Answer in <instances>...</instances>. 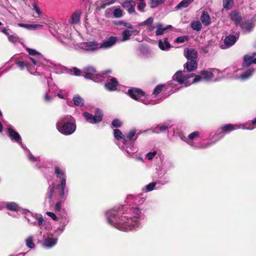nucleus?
Here are the masks:
<instances>
[{"label": "nucleus", "instance_id": "26", "mask_svg": "<svg viewBox=\"0 0 256 256\" xmlns=\"http://www.w3.org/2000/svg\"><path fill=\"white\" fill-rule=\"evenodd\" d=\"M5 208L10 211L18 212H20L22 213V208L18 204L14 202H5Z\"/></svg>", "mask_w": 256, "mask_h": 256}, {"label": "nucleus", "instance_id": "48", "mask_svg": "<svg viewBox=\"0 0 256 256\" xmlns=\"http://www.w3.org/2000/svg\"><path fill=\"white\" fill-rule=\"evenodd\" d=\"M157 183L156 182H152L145 186L144 190L146 192H150L154 190Z\"/></svg>", "mask_w": 256, "mask_h": 256}, {"label": "nucleus", "instance_id": "13", "mask_svg": "<svg viewBox=\"0 0 256 256\" xmlns=\"http://www.w3.org/2000/svg\"><path fill=\"white\" fill-rule=\"evenodd\" d=\"M136 134V130L134 129L130 130L124 134V139L126 140L124 145L126 148H129L132 146L133 148H137L134 146V142L137 138V136L134 138Z\"/></svg>", "mask_w": 256, "mask_h": 256}, {"label": "nucleus", "instance_id": "35", "mask_svg": "<svg viewBox=\"0 0 256 256\" xmlns=\"http://www.w3.org/2000/svg\"><path fill=\"white\" fill-rule=\"evenodd\" d=\"M158 46L160 50H166L170 48V44L168 42V38H165L164 40H158Z\"/></svg>", "mask_w": 256, "mask_h": 256}, {"label": "nucleus", "instance_id": "58", "mask_svg": "<svg viewBox=\"0 0 256 256\" xmlns=\"http://www.w3.org/2000/svg\"><path fill=\"white\" fill-rule=\"evenodd\" d=\"M235 130L236 129H243V130H251L252 128L248 127L247 128V126H246L245 123L239 124H234Z\"/></svg>", "mask_w": 256, "mask_h": 256}, {"label": "nucleus", "instance_id": "40", "mask_svg": "<svg viewBox=\"0 0 256 256\" xmlns=\"http://www.w3.org/2000/svg\"><path fill=\"white\" fill-rule=\"evenodd\" d=\"M115 0H102L98 3V6L100 8H104L106 6L113 4Z\"/></svg>", "mask_w": 256, "mask_h": 256}, {"label": "nucleus", "instance_id": "6", "mask_svg": "<svg viewBox=\"0 0 256 256\" xmlns=\"http://www.w3.org/2000/svg\"><path fill=\"white\" fill-rule=\"evenodd\" d=\"M128 94L132 99L140 102L146 105H154L158 104V100L150 98L140 89L132 88L128 90Z\"/></svg>", "mask_w": 256, "mask_h": 256}, {"label": "nucleus", "instance_id": "57", "mask_svg": "<svg viewBox=\"0 0 256 256\" xmlns=\"http://www.w3.org/2000/svg\"><path fill=\"white\" fill-rule=\"evenodd\" d=\"M238 70L234 68H228L224 70V72L227 74L230 73L233 74L235 72H236Z\"/></svg>", "mask_w": 256, "mask_h": 256}, {"label": "nucleus", "instance_id": "9", "mask_svg": "<svg viewBox=\"0 0 256 256\" xmlns=\"http://www.w3.org/2000/svg\"><path fill=\"white\" fill-rule=\"evenodd\" d=\"M76 49L88 53H95L100 50V43L96 40L82 42L76 46Z\"/></svg>", "mask_w": 256, "mask_h": 256}, {"label": "nucleus", "instance_id": "18", "mask_svg": "<svg viewBox=\"0 0 256 256\" xmlns=\"http://www.w3.org/2000/svg\"><path fill=\"white\" fill-rule=\"evenodd\" d=\"M255 69L250 67L246 70L239 76H236L234 77L236 80H240L242 81H245L250 78L254 74Z\"/></svg>", "mask_w": 256, "mask_h": 256}, {"label": "nucleus", "instance_id": "64", "mask_svg": "<svg viewBox=\"0 0 256 256\" xmlns=\"http://www.w3.org/2000/svg\"><path fill=\"white\" fill-rule=\"evenodd\" d=\"M134 2L133 1H132L130 6L128 8V11L130 14H132L135 12L134 10Z\"/></svg>", "mask_w": 256, "mask_h": 256}, {"label": "nucleus", "instance_id": "42", "mask_svg": "<svg viewBox=\"0 0 256 256\" xmlns=\"http://www.w3.org/2000/svg\"><path fill=\"white\" fill-rule=\"evenodd\" d=\"M26 244L27 247L30 248H34L35 247V244L34 242L33 236H30L25 240Z\"/></svg>", "mask_w": 256, "mask_h": 256}, {"label": "nucleus", "instance_id": "32", "mask_svg": "<svg viewBox=\"0 0 256 256\" xmlns=\"http://www.w3.org/2000/svg\"><path fill=\"white\" fill-rule=\"evenodd\" d=\"M156 28L157 30L156 31V36H160L163 34L167 30L171 28L172 26L168 25L164 27L162 24L158 23L156 25Z\"/></svg>", "mask_w": 256, "mask_h": 256}, {"label": "nucleus", "instance_id": "50", "mask_svg": "<svg viewBox=\"0 0 256 256\" xmlns=\"http://www.w3.org/2000/svg\"><path fill=\"white\" fill-rule=\"evenodd\" d=\"M56 96L48 90L44 96V100L46 102H51Z\"/></svg>", "mask_w": 256, "mask_h": 256}, {"label": "nucleus", "instance_id": "53", "mask_svg": "<svg viewBox=\"0 0 256 256\" xmlns=\"http://www.w3.org/2000/svg\"><path fill=\"white\" fill-rule=\"evenodd\" d=\"M35 219L38 220V222H36V224L40 226H44L45 224V220L42 218V216H38V214H35Z\"/></svg>", "mask_w": 256, "mask_h": 256}, {"label": "nucleus", "instance_id": "19", "mask_svg": "<svg viewBox=\"0 0 256 256\" xmlns=\"http://www.w3.org/2000/svg\"><path fill=\"white\" fill-rule=\"evenodd\" d=\"M58 194L56 196V198H60L62 201H64L66 198V182H60L57 185Z\"/></svg>", "mask_w": 256, "mask_h": 256}, {"label": "nucleus", "instance_id": "31", "mask_svg": "<svg viewBox=\"0 0 256 256\" xmlns=\"http://www.w3.org/2000/svg\"><path fill=\"white\" fill-rule=\"evenodd\" d=\"M198 64L196 60H188L186 64H184V68L188 72L193 71L196 69Z\"/></svg>", "mask_w": 256, "mask_h": 256}, {"label": "nucleus", "instance_id": "46", "mask_svg": "<svg viewBox=\"0 0 256 256\" xmlns=\"http://www.w3.org/2000/svg\"><path fill=\"white\" fill-rule=\"evenodd\" d=\"M193 0H184L177 5L176 8L178 10L181 8H186Z\"/></svg>", "mask_w": 256, "mask_h": 256}, {"label": "nucleus", "instance_id": "34", "mask_svg": "<svg viewBox=\"0 0 256 256\" xmlns=\"http://www.w3.org/2000/svg\"><path fill=\"white\" fill-rule=\"evenodd\" d=\"M58 221L60 222V227L58 228V229L56 230L55 231L54 233L60 230V234L64 231L65 226L68 224V222H69V218H68V217L63 218H62L58 219Z\"/></svg>", "mask_w": 256, "mask_h": 256}, {"label": "nucleus", "instance_id": "51", "mask_svg": "<svg viewBox=\"0 0 256 256\" xmlns=\"http://www.w3.org/2000/svg\"><path fill=\"white\" fill-rule=\"evenodd\" d=\"M188 38L189 37L187 36H178L176 39L175 42L177 44H182L186 42H188Z\"/></svg>", "mask_w": 256, "mask_h": 256}, {"label": "nucleus", "instance_id": "5", "mask_svg": "<svg viewBox=\"0 0 256 256\" xmlns=\"http://www.w3.org/2000/svg\"><path fill=\"white\" fill-rule=\"evenodd\" d=\"M8 135L10 138V140L12 141H14L20 144L22 148L25 150L26 151V154L29 160H30L32 162H36V166L38 168H40L42 164H41V161L40 160V158L38 157H35L30 152V151L28 150L26 148V146H24L22 142V138L18 132H17L16 131H15L13 128H8Z\"/></svg>", "mask_w": 256, "mask_h": 256}, {"label": "nucleus", "instance_id": "36", "mask_svg": "<svg viewBox=\"0 0 256 256\" xmlns=\"http://www.w3.org/2000/svg\"><path fill=\"white\" fill-rule=\"evenodd\" d=\"M254 57L250 56L249 54L244 55V62L242 64L243 67H247L254 64Z\"/></svg>", "mask_w": 256, "mask_h": 256}, {"label": "nucleus", "instance_id": "29", "mask_svg": "<svg viewBox=\"0 0 256 256\" xmlns=\"http://www.w3.org/2000/svg\"><path fill=\"white\" fill-rule=\"evenodd\" d=\"M230 18L236 26H239L242 21L240 14L236 10H233L230 14Z\"/></svg>", "mask_w": 256, "mask_h": 256}, {"label": "nucleus", "instance_id": "11", "mask_svg": "<svg viewBox=\"0 0 256 256\" xmlns=\"http://www.w3.org/2000/svg\"><path fill=\"white\" fill-rule=\"evenodd\" d=\"M58 242V238L54 234L50 233L46 236H44L42 246L46 248H51L55 246Z\"/></svg>", "mask_w": 256, "mask_h": 256}, {"label": "nucleus", "instance_id": "38", "mask_svg": "<svg viewBox=\"0 0 256 256\" xmlns=\"http://www.w3.org/2000/svg\"><path fill=\"white\" fill-rule=\"evenodd\" d=\"M164 85L162 84H160L157 86L154 89V90L152 94V95L150 96V98H152V100H158V102H159V100L158 98H154L157 96L162 92V88L164 87Z\"/></svg>", "mask_w": 256, "mask_h": 256}, {"label": "nucleus", "instance_id": "20", "mask_svg": "<svg viewBox=\"0 0 256 256\" xmlns=\"http://www.w3.org/2000/svg\"><path fill=\"white\" fill-rule=\"evenodd\" d=\"M172 124L170 122H166L164 124H160L154 127H152V130L153 132L159 134L160 132H163L171 128Z\"/></svg>", "mask_w": 256, "mask_h": 256}, {"label": "nucleus", "instance_id": "8", "mask_svg": "<svg viewBox=\"0 0 256 256\" xmlns=\"http://www.w3.org/2000/svg\"><path fill=\"white\" fill-rule=\"evenodd\" d=\"M110 71H105L101 74H97L96 68L91 66L84 68L82 72V76L86 78L90 79L95 82H100L102 80L104 76L109 73Z\"/></svg>", "mask_w": 256, "mask_h": 256}, {"label": "nucleus", "instance_id": "14", "mask_svg": "<svg viewBox=\"0 0 256 256\" xmlns=\"http://www.w3.org/2000/svg\"><path fill=\"white\" fill-rule=\"evenodd\" d=\"M200 132L195 131L190 134L187 138H181V139L194 148L197 144L195 141L200 137Z\"/></svg>", "mask_w": 256, "mask_h": 256}, {"label": "nucleus", "instance_id": "3", "mask_svg": "<svg viewBox=\"0 0 256 256\" xmlns=\"http://www.w3.org/2000/svg\"><path fill=\"white\" fill-rule=\"evenodd\" d=\"M26 50L30 56L28 59L24 61H18L16 62V64L22 70L26 68L31 74H40L42 73L41 67L48 64V61L36 50L28 48H26Z\"/></svg>", "mask_w": 256, "mask_h": 256}, {"label": "nucleus", "instance_id": "47", "mask_svg": "<svg viewBox=\"0 0 256 256\" xmlns=\"http://www.w3.org/2000/svg\"><path fill=\"white\" fill-rule=\"evenodd\" d=\"M56 96L60 98L66 99L68 96V92L65 90L59 89L56 94Z\"/></svg>", "mask_w": 256, "mask_h": 256}, {"label": "nucleus", "instance_id": "17", "mask_svg": "<svg viewBox=\"0 0 256 256\" xmlns=\"http://www.w3.org/2000/svg\"><path fill=\"white\" fill-rule=\"evenodd\" d=\"M54 174L59 180L60 182H66V172L62 166H55L54 168Z\"/></svg>", "mask_w": 256, "mask_h": 256}, {"label": "nucleus", "instance_id": "12", "mask_svg": "<svg viewBox=\"0 0 256 256\" xmlns=\"http://www.w3.org/2000/svg\"><path fill=\"white\" fill-rule=\"evenodd\" d=\"M83 116L87 122L93 124L100 122L102 118V112L100 110H96L94 115H92L88 112H84L83 114Z\"/></svg>", "mask_w": 256, "mask_h": 256}, {"label": "nucleus", "instance_id": "16", "mask_svg": "<svg viewBox=\"0 0 256 256\" xmlns=\"http://www.w3.org/2000/svg\"><path fill=\"white\" fill-rule=\"evenodd\" d=\"M118 40L117 36H111L102 43H100V50H107L114 46Z\"/></svg>", "mask_w": 256, "mask_h": 256}, {"label": "nucleus", "instance_id": "21", "mask_svg": "<svg viewBox=\"0 0 256 256\" xmlns=\"http://www.w3.org/2000/svg\"><path fill=\"white\" fill-rule=\"evenodd\" d=\"M118 86V82L112 76H108L107 82L105 84V88L108 91H114L116 90Z\"/></svg>", "mask_w": 256, "mask_h": 256}, {"label": "nucleus", "instance_id": "59", "mask_svg": "<svg viewBox=\"0 0 256 256\" xmlns=\"http://www.w3.org/2000/svg\"><path fill=\"white\" fill-rule=\"evenodd\" d=\"M58 212V220L62 218H68V214L66 212V210L65 209H63L61 212Z\"/></svg>", "mask_w": 256, "mask_h": 256}, {"label": "nucleus", "instance_id": "10", "mask_svg": "<svg viewBox=\"0 0 256 256\" xmlns=\"http://www.w3.org/2000/svg\"><path fill=\"white\" fill-rule=\"evenodd\" d=\"M234 130H235L234 124H225L218 130L217 132L214 136V138H216V141H218L224 137V134H228Z\"/></svg>", "mask_w": 256, "mask_h": 256}, {"label": "nucleus", "instance_id": "37", "mask_svg": "<svg viewBox=\"0 0 256 256\" xmlns=\"http://www.w3.org/2000/svg\"><path fill=\"white\" fill-rule=\"evenodd\" d=\"M200 20L204 25L208 26L211 23L210 18L206 12H204L200 16Z\"/></svg>", "mask_w": 256, "mask_h": 256}, {"label": "nucleus", "instance_id": "24", "mask_svg": "<svg viewBox=\"0 0 256 256\" xmlns=\"http://www.w3.org/2000/svg\"><path fill=\"white\" fill-rule=\"evenodd\" d=\"M81 14L82 11L80 10H78L74 12L70 18L68 20V23L72 24H78L80 22Z\"/></svg>", "mask_w": 256, "mask_h": 256}, {"label": "nucleus", "instance_id": "25", "mask_svg": "<svg viewBox=\"0 0 256 256\" xmlns=\"http://www.w3.org/2000/svg\"><path fill=\"white\" fill-rule=\"evenodd\" d=\"M218 141H216V138L214 137L210 139V141L208 142H197L196 146H194V149H204L210 148Z\"/></svg>", "mask_w": 256, "mask_h": 256}, {"label": "nucleus", "instance_id": "45", "mask_svg": "<svg viewBox=\"0 0 256 256\" xmlns=\"http://www.w3.org/2000/svg\"><path fill=\"white\" fill-rule=\"evenodd\" d=\"M191 27L194 30L200 31L202 29V24L198 20H195L191 23Z\"/></svg>", "mask_w": 256, "mask_h": 256}, {"label": "nucleus", "instance_id": "2", "mask_svg": "<svg viewBox=\"0 0 256 256\" xmlns=\"http://www.w3.org/2000/svg\"><path fill=\"white\" fill-rule=\"evenodd\" d=\"M214 77V74L210 71L203 70L200 72V75H196L193 73L186 74L185 72L179 70L172 76V80L169 84L172 91L175 92L181 87H186L193 83L198 82L202 80L210 81Z\"/></svg>", "mask_w": 256, "mask_h": 256}, {"label": "nucleus", "instance_id": "41", "mask_svg": "<svg viewBox=\"0 0 256 256\" xmlns=\"http://www.w3.org/2000/svg\"><path fill=\"white\" fill-rule=\"evenodd\" d=\"M54 189H55V184L54 183H52V184L50 185V186H48V188L46 196L49 199L50 202L52 200V198L53 196Z\"/></svg>", "mask_w": 256, "mask_h": 256}, {"label": "nucleus", "instance_id": "4", "mask_svg": "<svg viewBox=\"0 0 256 256\" xmlns=\"http://www.w3.org/2000/svg\"><path fill=\"white\" fill-rule=\"evenodd\" d=\"M56 126L58 132L65 136L72 134L76 130L75 120L69 114L60 116L57 120Z\"/></svg>", "mask_w": 256, "mask_h": 256}, {"label": "nucleus", "instance_id": "39", "mask_svg": "<svg viewBox=\"0 0 256 256\" xmlns=\"http://www.w3.org/2000/svg\"><path fill=\"white\" fill-rule=\"evenodd\" d=\"M72 101L74 104L78 106H82L84 104V100L79 95H75L73 98Z\"/></svg>", "mask_w": 256, "mask_h": 256}, {"label": "nucleus", "instance_id": "22", "mask_svg": "<svg viewBox=\"0 0 256 256\" xmlns=\"http://www.w3.org/2000/svg\"><path fill=\"white\" fill-rule=\"evenodd\" d=\"M238 37V34H236L235 36L230 34L228 36L225 38L224 40V43L225 44L226 46L223 47L222 46H221V48L222 49H224L232 46L236 43Z\"/></svg>", "mask_w": 256, "mask_h": 256}, {"label": "nucleus", "instance_id": "49", "mask_svg": "<svg viewBox=\"0 0 256 256\" xmlns=\"http://www.w3.org/2000/svg\"><path fill=\"white\" fill-rule=\"evenodd\" d=\"M222 5L225 9L230 10L233 5V0H223Z\"/></svg>", "mask_w": 256, "mask_h": 256}, {"label": "nucleus", "instance_id": "63", "mask_svg": "<svg viewBox=\"0 0 256 256\" xmlns=\"http://www.w3.org/2000/svg\"><path fill=\"white\" fill-rule=\"evenodd\" d=\"M8 39L10 42L14 43L18 40V38L16 35H10L8 36Z\"/></svg>", "mask_w": 256, "mask_h": 256}, {"label": "nucleus", "instance_id": "61", "mask_svg": "<svg viewBox=\"0 0 256 256\" xmlns=\"http://www.w3.org/2000/svg\"><path fill=\"white\" fill-rule=\"evenodd\" d=\"M156 151L154 150L152 152H149L146 155V158L148 160H152L153 159V158L156 156Z\"/></svg>", "mask_w": 256, "mask_h": 256}, {"label": "nucleus", "instance_id": "23", "mask_svg": "<svg viewBox=\"0 0 256 256\" xmlns=\"http://www.w3.org/2000/svg\"><path fill=\"white\" fill-rule=\"evenodd\" d=\"M22 214H24L25 218L28 220V222L32 224L34 226L36 225V222L34 220L35 219L34 214L32 213L27 209H22Z\"/></svg>", "mask_w": 256, "mask_h": 256}, {"label": "nucleus", "instance_id": "62", "mask_svg": "<svg viewBox=\"0 0 256 256\" xmlns=\"http://www.w3.org/2000/svg\"><path fill=\"white\" fill-rule=\"evenodd\" d=\"M32 10H35L36 12L38 15V16H40L42 14V12L37 6L36 4V3H33L32 4Z\"/></svg>", "mask_w": 256, "mask_h": 256}, {"label": "nucleus", "instance_id": "52", "mask_svg": "<svg viewBox=\"0 0 256 256\" xmlns=\"http://www.w3.org/2000/svg\"><path fill=\"white\" fill-rule=\"evenodd\" d=\"M113 16L116 18H120L122 16V12L120 8H114L112 11Z\"/></svg>", "mask_w": 256, "mask_h": 256}, {"label": "nucleus", "instance_id": "44", "mask_svg": "<svg viewBox=\"0 0 256 256\" xmlns=\"http://www.w3.org/2000/svg\"><path fill=\"white\" fill-rule=\"evenodd\" d=\"M48 83L49 88L48 90L49 91V92H51L52 94H54L55 96H56V94L59 90L58 86L54 84H50L49 80H48Z\"/></svg>", "mask_w": 256, "mask_h": 256}, {"label": "nucleus", "instance_id": "60", "mask_svg": "<svg viewBox=\"0 0 256 256\" xmlns=\"http://www.w3.org/2000/svg\"><path fill=\"white\" fill-rule=\"evenodd\" d=\"M112 124L114 128H120L122 126V123L119 120L115 119L112 121Z\"/></svg>", "mask_w": 256, "mask_h": 256}, {"label": "nucleus", "instance_id": "15", "mask_svg": "<svg viewBox=\"0 0 256 256\" xmlns=\"http://www.w3.org/2000/svg\"><path fill=\"white\" fill-rule=\"evenodd\" d=\"M254 19L252 18L246 19L244 18L239 25L242 32L245 33L250 32L254 27Z\"/></svg>", "mask_w": 256, "mask_h": 256}, {"label": "nucleus", "instance_id": "30", "mask_svg": "<svg viewBox=\"0 0 256 256\" xmlns=\"http://www.w3.org/2000/svg\"><path fill=\"white\" fill-rule=\"evenodd\" d=\"M139 31L137 30H126L122 31V41H126L130 39V36L132 34L136 35L138 34Z\"/></svg>", "mask_w": 256, "mask_h": 256}, {"label": "nucleus", "instance_id": "43", "mask_svg": "<svg viewBox=\"0 0 256 256\" xmlns=\"http://www.w3.org/2000/svg\"><path fill=\"white\" fill-rule=\"evenodd\" d=\"M56 200L57 201L54 206V210L56 212H61L64 209L62 208V203L64 201H62L60 198H56Z\"/></svg>", "mask_w": 256, "mask_h": 256}, {"label": "nucleus", "instance_id": "1", "mask_svg": "<svg viewBox=\"0 0 256 256\" xmlns=\"http://www.w3.org/2000/svg\"><path fill=\"white\" fill-rule=\"evenodd\" d=\"M107 222L118 230L128 232L140 227L144 214L138 207L128 208L126 206L114 208L105 212Z\"/></svg>", "mask_w": 256, "mask_h": 256}, {"label": "nucleus", "instance_id": "7", "mask_svg": "<svg viewBox=\"0 0 256 256\" xmlns=\"http://www.w3.org/2000/svg\"><path fill=\"white\" fill-rule=\"evenodd\" d=\"M114 135L115 138L117 140L116 144L119 148L122 150L128 156H132L133 154L138 152V148H134L132 147L129 148H126L124 145L126 140L124 139V135L122 134L121 131L118 129L114 130Z\"/></svg>", "mask_w": 256, "mask_h": 256}, {"label": "nucleus", "instance_id": "54", "mask_svg": "<svg viewBox=\"0 0 256 256\" xmlns=\"http://www.w3.org/2000/svg\"><path fill=\"white\" fill-rule=\"evenodd\" d=\"M114 10V8H108L104 12V14L106 18H112L113 16L112 11Z\"/></svg>", "mask_w": 256, "mask_h": 256}, {"label": "nucleus", "instance_id": "33", "mask_svg": "<svg viewBox=\"0 0 256 256\" xmlns=\"http://www.w3.org/2000/svg\"><path fill=\"white\" fill-rule=\"evenodd\" d=\"M162 169L164 172L163 176L167 172L173 168L172 162L169 160H166L164 162H162Z\"/></svg>", "mask_w": 256, "mask_h": 256}, {"label": "nucleus", "instance_id": "27", "mask_svg": "<svg viewBox=\"0 0 256 256\" xmlns=\"http://www.w3.org/2000/svg\"><path fill=\"white\" fill-rule=\"evenodd\" d=\"M184 54L188 60H196L198 54L197 51L194 48H186L184 51Z\"/></svg>", "mask_w": 256, "mask_h": 256}, {"label": "nucleus", "instance_id": "56", "mask_svg": "<svg viewBox=\"0 0 256 256\" xmlns=\"http://www.w3.org/2000/svg\"><path fill=\"white\" fill-rule=\"evenodd\" d=\"M163 0H151V7L154 8L158 6L160 4H162Z\"/></svg>", "mask_w": 256, "mask_h": 256}, {"label": "nucleus", "instance_id": "28", "mask_svg": "<svg viewBox=\"0 0 256 256\" xmlns=\"http://www.w3.org/2000/svg\"><path fill=\"white\" fill-rule=\"evenodd\" d=\"M146 200V197L142 196H134L133 195H129L127 196L126 201L128 202H130L131 200L132 202L137 204H142Z\"/></svg>", "mask_w": 256, "mask_h": 256}, {"label": "nucleus", "instance_id": "55", "mask_svg": "<svg viewBox=\"0 0 256 256\" xmlns=\"http://www.w3.org/2000/svg\"><path fill=\"white\" fill-rule=\"evenodd\" d=\"M72 74L76 76H80L82 74V72L76 68H72L70 70Z\"/></svg>", "mask_w": 256, "mask_h": 256}]
</instances>
